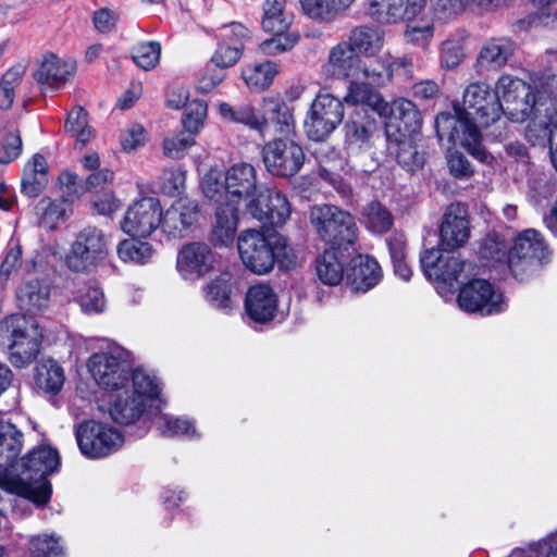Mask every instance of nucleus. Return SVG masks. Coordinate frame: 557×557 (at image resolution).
Segmentation results:
<instances>
[{
  "label": "nucleus",
  "instance_id": "10",
  "mask_svg": "<svg viewBox=\"0 0 557 557\" xmlns=\"http://www.w3.org/2000/svg\"><path fill=\"white\" fill-rule=\"evenodd\" d=\"M262 159L272 175L292 177L300 171L306 157L301 146L294 139L277 138L264 145Z\"/></svg>",
  "mask_w": 557,
  "mask_h": 557
},
{
  "label": "nucleus",
  "instance_id": "62",
  "mask_svg": "<svg viewBox=\"0 0 557 557\" xmlns=\"http://www.w3.org/2000/svg\"><path fill=\"white\" fill-rule=\"evenodd\" d=\"M22 151V138L20 133L11 132L5 135L0 146V163H10Z\"/></svg>",
  "mask_w": 557,
  "mask_h": 557
},
{
  "label": "nucleus",
  "instance_id": "61",
  "mask_svg": "<svg viewBox=\"0 0 557 557\" xmlns=\"http://www.w3.org/2000/svg\"><path fill=\"white\" fill-rule=\"evenodd\" d=\"M533 84L539 92L547 96L557 94V58L552 60L548 69L533 78Z\"/></svg>",
  "mask_w": 557,
  "mask_h": 557
},
{
  "label": "nucleus",
  "instance_id": "3",
  "mask_svg": "<svg viewBox=\"0 0 557 557\" xmlns=\"http://www.w3.org/2000/svg\"><path fill=\"white\" fill-rule=\"evenodd\" d=\"M203 197L214 205L237 207L240 201L256 198L257 173L249 163H236L225 173L207 172L200 183Z\"/></svg>",
  "mask_w": 557,
  "mask_h": 557
},
{
  "label": "nucleus",
  "instance_id": "29",
  "mask_svg": "<svg viewBox=\"0 0 557 557\" xmlns=\"http://www.w3.org/2000/svg\"><path fill=\"white\" fill-rule=\"evenodd\" d=\"M344 100L348 104L361 107L360 109L370 108L377 114L386 109V101L382 95L359 79H351Z\"/></svg>",
  "mask_w": 557,
  "mask_h": 557
},
{
  "label": "nucleus",
  "instance_id": "5",
  "mask_svg": "<svg viewBox=\"0 0 557 557\" xmlns=\"http://www.w3.org/2000/svg\"><path fill=\"white\" fill-rule=\"evenodd\" d=\"M481 265L500 272L510 271L520 282L529 280L549 261L548 246H480Z\"/></svg>",
  "mask_w": 557,
  "mask_h": 557
},
{
  "label": "nucleus",
  "instance_id": "60",
  "mask_svg": "<svg viewBox=\"0 0 557 557\" xmlns=\"http://www.w3.org/2000/svg\"><path fill=\"white\" fill-rule=\"evenodd\" d=\"M77 301L83 311L87 313H99L104 308V295L97 286H88L77 296Z\"/></svg>",
  "mask_w": 557,
  "mask_h": 557
},
{
  "label": "nucleus",
  "instance_id": "58",
  "mask_svg": "<svg viewBox=\"0 0 557 557\" xmlns=\"http://www.w3.org/2000/svg\"><path fill=\"white\" fill-rule=\"evenodd\" d=\"M243 51V46L240 44L230 45L226 41H222L219 44L211 61L216 67H231L238 62Z\"/></svg>",
  "mask_w": 557,
  "mask_h": 557
},
{
  "label": "nucleus",
  "instance_id": "52",
  "mask_svg": "<svg viewBox=\"0 0 557 557\" xmlns=\"http://www.w3.org/2000/svg\"><path fill=\"white\" fill-rule=\"evenodd\" d=\"M196 143L195 137L184 131L170 135L163 140V153L170 159H181Z\"/></svg>",
  "mask_w": 557,
  "mask_h": 557
},
{
  "label": "nucleus",
  "instance_id": "45",
  "mask_svg": "<svg viewBox=\"0 0 557 557\" xmlns=\"http://www.w3.org/2000/svg\"><path fill=\"white\" fill-rule=\"evenodd\" d=\"M97 249H89V246H72L71 251L65 257V263L72 271L83 272L95 265L98 260L106 256L101 246Z\"/></svg>",
  "mask_w": 557,
  "mask_h": 557
},
{
  "label": "nucleus",
  "instance_id": "64",
  "mask_svg": "<svg viewBox=\"0 0 557 557\" xmlns=\"http://www.w3.org/2000/svg\"><path fill=\"white\" fill-rule=\"evenodd\" d=\"M433 35L434 26L429 22L423 25H409L405 32L406 40L420 47H426Z\"/></svg>",
  "mask_w": 557,
  "mask_h": 557
},
{
  "label": "nucleus",
  "instance_id": "7",
  "mask_svg": "<svg viewBox=\"0 0 557 557\" xmlns=\"http://www.w3.org/2000/svg\"><path fill=\"white\" fill-rule=\"evenodd\" d=\"M344 117L343 102L330 94L318 95L304 123L307 136L314 141L326 139Z\"/></svg>",
  "mask_w": 557,
  "mask_h": 557
},
{
  "label": "nucleus",
  "instance_id": "21",
  "mask_svg": "<svg viewBox=\"0 0 557 557\" xmlns=\"http://www.w3.org/2000/svg\"><path fill=\"white\" fill-rule=\"evenodd\" d=\"M377 132L375 119L366 109H356L344 125L345 143L349 149L368 148Z\"/></svg>",
  "mask_w": 557,
  "mask_h": 557
},
{
  "label": "nucleus",
  "instance_id": "16",
  "mask_svg": "<svg viewBox=\"0 0 557 557\" xmlns=\"http://www.w3.org/2000/svg\"><path fill=\"white\" fill-rule=\"evenodd\" d=\"M426 0H368L369 16L384 25L412 21L425 8Z\"/></svg>",
  "mask_w": 557,
  "mask_h": 557
},
{
  "label": "nucleus",
  "instance_id": "19",
  "mask_svg": "<svg viewBox=\"0 0 557 557\" xmlns=\"http://www.w3.org/2000/svg\"><path fill=\"white\" fill-rule=\"evenodd\" d=\"M349 267H347L346 284L355 292L366 293L376 286L382 277L383 271L379 262L369 255L358 253L350 248Z\"/></svg>",
  "mask_w": 557,
  "mask_h": 557
},
{
  "label": "nucleus",
  "instance_id": "34",
  "mask_svg": "<svg viewBox=\"0 0 557 557\" xmlns=\"http://www.w3.org/2000/svg\"><path fill=\"white\" fill-rule=\"evenodd\" d=\"M49 296V285L38 278L25 281L16 293L20 307L28 312H35L46 307Z\"/></svg>",
  "mask_w": 557,
  "mask_h": 557
},
{
  "label": "nucleus",
  "instance_id": "17",
  "mask_svg": "<svg viewBox=\"0 0 557 557\" xmlns=\"http://www.w3.org/2000/svg\"><path fill=\"white\" fill-rule=\"evenodd\" d=\"M76 63L64 60L54 53H47L33 72V77L44 91L63 88L74 76Z\"/></svg>",
  "mask_w": 557,
  "mask_h": 557
},
{
  "label": "nucleus",
  "instance_id": "26",
  "mask_svg": "<svg viewBox=\"0 0 557 557\" xmlns=\"http://www.w3.org/2000/svg\"><path fill=\"white\" fill-rule=\"evenodd\" d=\"M236 280L230 272H222L203 287L205 299L214 308L230 311L233 308V295Z\"/></svg>",
  "mask_w": 557,
  "mask_h": 557
},
{
  "label": "nucleus",
  "instance_id": "33",
  "mask_svg": "<svg viewBox=\"0 0 557 557\" xmlns=\"http://www.w3.org/2000/svg\"><path fill=\"white\" fill-rule=\"evenodd\" d=\"M66 211L67 203L63 199H40L35 207L38 227L45 232L57 230L66 220Z\"/></svg>",
  "mask_w": 557,
  "mask_h": 557
},
{
  "label": "nucleus",
  "instance_id": "22",
  "mask_svg": "<svg viewBox=\"0 0 557 557\" xmlns=\"http://www.w3.org/2000/svg\"><path fill=\"white\" fill-rule=\"evenodd\" d=\"M214 255L210 246H182L176 268L184 278H199L213 268Z\"/></svg>",
  "mask_w": 557,
  "mask_h": 557
},
{
  "label": "nucleus",
  "instance_id": "35",
  "mask_svg": "<svg viewBox=\"0 0 557 557\" xmlns=\"http://www.w3.org/2000/svg\"><path fill=\"white\" fill-rule=\"evenodd\" d=\"M293 16L286 10V0H264L261 27L265 33H281L292 29Z\"/></svg>",
  "mask_w": 557,
  "mask_h": 557
},
{
  "label": "nucleus",
  "instance_id": "37",
  "mask_svg": "<svg viewBox=\"0 0 557 557\" xmlns=\"http://www.w3.org/2000/svg\"><path fill=\"white\" fill-rule=\"evenodd\" d=\"M355 2L356 0H300L305 14L321 22L334 21Z\"/></svg>",
  "mask_w": 557,
  "mask_h": 557
},
{
  "label": "nucleus",
  "instance_id": "31",
  "mask_svg": "<svg viewBox=\"0 0 557 557\" xmlns=\"http://www.w3.org/2000/svg\"><path fill=\"white\" fill-rule=\"evenodd\" d=\"M262 121L276 126V131L289 135L294 132L295 122L292 109L281 98H264L262 101Z\"/></svg>",
  "mask_w": 557,
  "mask_h": 557
},
{
  "label": "nucleus",
  "instance_id": "48",
  "mask_svg": "<svg viewBox=\"0 0 557 557\" xmlns=\"http://www.w3.org/2000/svg\"><path fill=\"white\" fill-rule=\"evenodd\" d=\"M363 222L373 233H385L393 224L391 212L379 202L369 203L363 210Z\"/></svg>",
  "mask_w": 557,
  "mask_h": 557
},
{
  "label": "nucleus",
  "instance_id": "36",
  "mask_svg": "<svg viewBox=\"0 0 557 557\" xmlns=\"http://www.w3.org/2000/svg\"><path fill=\"white\" fill-rule=\"evenodd\" d=\"M335 214L327 233L321 239L331 244H355L358 240V226L354 216L339 208Z\"/></svg>",
  "mask_w": 557,
  "mask_h": 557
},
{
  "label": "nucleus",
  "instance_id": "32",
  "mask_svg": "<svg viewBox=\"0 0 557 557\" xmlns=\"http://www.w3.org/2000/svg\"><path fill=\"white\" fill-rule=\"evenodd\" d=\"M245 267L255 274H267L275 265L273 246H236Z\"/></svg>",
  "mask_w": 557,
  "mask_h": 557
},
{
  "label": "nucleus",
  "instance_id": "15",
  "mask_svg": "<svg viewBox=\"0 0 557 557\" xmlns=\"http://www.w3.org/2000/svg\"><path fill=\"white\" fill-rule=\"evenodd\" d=\"M351 246H329L314 259L318 280L326 286H338L346 280L347 267L351 262Z\"/></svg>",
  "mask_w": 557,
  "mask_h": 557
},
{
  "label": "nucleus",
  "instance_id": "59",
  "mask_svg": "<svg viewBox=\"0 0 557 557\" xmlns=\"http://www.w3.org/2000/svg\"><path fill=\"white\" fill-rule=\"evenodd\" d=\"M337 208L331 205H318L310 209L309 218L311 225L317 233L322 237L323 234L327 233L333 216H336Z\"/></svg>",
  "mask_w": 557,
  "mask_h": 557
},
{
  "label": "nucleus",
  "instance_id": "42",
  "mask_svg": "<svg viewBox=\"0 0 557 557\" xmlns=\"http://www.w3.org/2000/svg\"><path fill=\"white\" fill-rule=\"evenodd\" d=\"M367 60L360 62L358 70V79L364 78L371 84L383 85L391 81V62L385 57H367Z\"/></svg>",
  "mask_w": 557,
  "mask_h": 557
},
{
  "label": "nucleus",
  "instance_id": "46",
  "mask_svg": "<svg viewBox=\"0 0 557 557\" xmlns=\"http://www.w3.org/2000/svg\"><path fill=\"white\" fill-rule=\"evenodd\" d=\"M219 112L222 117L235 123L244 124L251 129L262 131L264 127L262 119L256 115L255 109L251 106L244 104L233 108L231 104L222 102L219 106Z\"/></svg>",
  "mask_w": 557,
  "mask_h": 557
},
{
  "label": "nucleus",
  "instance_id": "2",
  "mask_svg": "<svg viewBox=\"0 0 557 557\" xmlns=\"http://www.w3.org/2000/svg\"><path fill=\"white\" fill-rule=\"evenodd\" d=\"M60 465L57 449L41 445L28 451L12 470L8 479L10 490L38 506H45L51 497L52 488L48 476Z\"/></svg>",
  "mask_w": 557,
  "mask_h": 557
},
{
  "label": "nucleus",
  "instance_id": "24",
  "mask_svg": "<svg viewBox=\"0 0 557 557\" xmlns=\"http://www.w3.org/2000/svg\"><path fill=\"white\" fill-rule=\"evenodd\" d=\"M145 400L138 395H133L127 388L117 392L111 401L109 413L112 420L119 424H132L146 412Z\"/></svg>",
  "mask_w": 557,
  "mask_h": 557
},
{
  "label": "nucleus",
  "instance_id": "49",
  "mask_svg": "<svg viewBox=\"0 0 557 557\" xmlns=\"http://www.w3.org/2000/svg\"><path fill=\"white\" fill-rule=\"evenodd\" d=\"M208 106L206 101L195 99L190 101L185 109L184 116L182 119L183 129L191 134L194 137L203 127L207 119Z\"/></svg>",
  "mask_w": 557,
  "mask_h": 557
},
{
  "label": "nucleus",
  "instance_id": "51",
  "mask_svg": "<svg viewBox=\"0 0 557 557\" xmlns=\"http://www.w3.org/2000/svg\"><path fill=\"white\" fill-rule=\"evenodd\" d=\"M131 381L133 383V395L140 396L147 405V400H154L159 397L160 388L154 379L141 370H131Z\"/></svg>",
  "mask_w": 557,
  "mask_h": 557
},
{
  "label": "nucleus",
  "instance_id": "30",
  "mask_svg": "<svg viewBox=\"0 0 557 557\" xmlns=\"http://www.w3.org/2000/svg\"><path fill=\"white\" fill-rule=\"evenodd\" d=\"M216 206L211 242L212 244H232L237 230L238 208L222 203Z\"/></svg>",
  "mask_w": 557,
  "mask_h": 557
},
{
  "label": "nucleus",
  "instance_id": "54",
  "mask_svg": "<svg viewBox=\"0 0 557 557\" xmlns=\"http://www.w3.org/2000/svg\"><path fill=\"white\" fill-rule=\"evenodd\" d=\"M186 172L182 166L164 169L160 176V188L169 196H178L185 189Z\"/></svg>",
  "mask_w": 557,
  "mask_h": 557
},
{
  "label": "nucleus",
  "instance_id": "63",
  "mask_svg": "<svg viewBox=\"0 0 557 557\" xmlns=\"http://www.w3.org/2000/svg\"><path fill=\"white\" fill-rule=\"evenodd\" d=\"M117 255L124 262H133L136 264H143L147 262L152 253L153 249L151 246H116Z\"/></svg>",
  "mask_w": 557,
  "mask_h": 557
},
{
  "label": "nucleus",
  "instance_id": "23",
  "mask_svg": "<svg viewBox=\"0 0 557 557\" xmlns=\"http://www.w3.org/2000/svg\"><path fill=\"white\" fill-rule=\"evenodd\" d=\"M42 343V332L35 319H30L27 327L23 330L21 336L9 355V360L14 367L22 368L33 362L40 350Z\"/></svg>",
  "mask_w": 557,
  "mask_h": 557
},
{
  "label": "nucleus",
  "instance_id": "28",
  "mask_svg": "<svg viewBox=\"0 0 557 557\" xmlns=\"http://www.w3.org/2000/svg\"><path fill=\"white\" fill-rule=\"evenodd\" d=\"M48 184V163L44 156L36 153L25 164L22 175V191L37 197Z\"/></svg>",
  "mask_w": 557,
  "mask_h": 557
},
{
  "label": "nucleus",
  "instance_id": "47",
  "mask_svg": "<svg viewBox=\"0 0 557 557\" xmlns=\"http://www.w3.org/2000/svg\"><path fill=\"white\" fill-rule=\"evenodd\" d=\"M30 557H65L60 539L52 534H38L29 539Z\"/></svg>",
  "mask_w": 557,
  "mask_h": 557
},
{
  "label": "nucleus",
  "instance_id": "39",
  "mask_svg": "<svg viewBox=\"0 0 557 557\" xmlns=\"http://www.w3.org/2000/svg\"><path fill=\"white\" fill-rule=\"evenodd\" d=\"M65 381L63 368L53 359L39 363L36 368V384L46 393L58 394Z\"/></svg>",
  "mask_w": 557,
  "mask_h": 557
},
{
  "label": "nucleus",
  "instance_id": "13",
  "mask_svg": "<svg viewBox=\"0 0 557 557\" xmlns=\"http://www.w3.org/2000/svg\"><path fill=\"white\" fill-rule=\"evenodd\" d=\"M162 210L160 202L153 197H144L134 201L126 210L122 230L133 239L148 237L162 226Z\"/></svg>",
  "mask_w": 557,
  "mask_h": 557
},
{
  "label": "nucleus",
  "instance_id": "14",
  "mask_svg": "<svg viewBox=\"0 0 557 557\" xmlns=\"http://www.w3.org/2000/svg\"><path fill=\"white\" fill-rule=\"evenodd\" d=\"M384 119L385 132L388 139L396 136H410L420 131L422 115L418 107L406 98L386 102V109L379 114Z\"/></svg>",
  "mask_w": 557,
  "mask_h": 557
},
{
  "label": "nucleus",
  "instance_id": "53",
  "mask_svg": "<svg viewBox=\"0 0 557 557\" xmlns=\"http://www.w3.org/2000/svg\"><path fill=\"white\" fill-rule=\"evenodd\" d=\"M500 1L502 0H433L435 12L445 18L459 14L470 4L486 8L496 5Z\"/></svg>",
  "mask_w": 557,
  "mask_h": 557
},
{
  "label": "nucleus",
  "instance_id": "50",
  "mask_svg": "<svg viewBox=\"0 0 557 557\" xmlns=\"http://www.w3.org/2000/svg\"><path fill=\"white\" fill-rule=\"evenodd\" d=\"M409 136L392 137L397 144L396 159L398 163L409 171L419 169L423 164V157L418 152L416 146L408 139Z\"/></svg>",
  "mask_w": 557,
  "mask_h": 557
},
{
  "label": "nucleus",
  "instance_id": "57",
  "mask_svg": "<svg viewBox=\"0 0 557 557\" xmlns=\"http://www.w3.org/2000/svg\"><path fill=\"white\" fill-rule=\"evenodd\" d=\"M536 125L542 128V137L549 141L552 163L557 171V109L547 110L545 117L534 123Z\"/></svg>",
  "mask_w": 557,
  "mask_h": 557
},
{
  "label": "nucleus",
  "instance_id": "8",
  "mask_svg": "<svg viewBox=\"0 0 557 557\" xmlns=\"http://www.w3.org/2000/svg\"><path fill=\"white\" fill-rule=\"evenodd\" d=\"M75 435L82 454L89 458L109 456L119 450L124 442L117 430L95 420L81 423Z\"/></svg>",
  "mask_w": 557,
  "mask_h": 557
},
{
  "label": "nucleus",
  "instance_id": "44",
  "mask_svg": "<svg viewBox=\"0 0 557 557\" xmlns=\"http://www.w3.org/2000/svg\"><path fill=\"white\" fill-rule=\"evenodd\" d=\"M30 319L32 317L14 313L0 320V346L7 349L9 355Z\"/></svg>",
  "mask_w": 557,
  "mask_h": 557
},
{
  "label": "nucleus",
  "instance_id": "11",
  "mask_svg": "<svg viewBox=\"0 0 557 557\" xmlns=\"http://www.w3.org/2000/svg\"><path fill=\"white\" fill-rule=\"evenodd\" d=\"M88 368L103 389L120 392L131 382V364L121 354L96 352L89 358Z\"/></svg>",
  "mask_w": 557,
  "mask_h": 557
},
{
  "label": "nucleus",
  "instance_id": "27",
  "mask_svg": "<svg viewBox=\"0 0 557 557\" xmlns=\"http://www.w3.org/2000/svg\"><path fill=\"white\" fill-rule=\"evenodd\" d=\"M385 33L379 27L361 25L354 27L346 40L358 53L366 57H375L384 46Z\"/></svg>",
  "mask_w": 557,
  "mask_h": 557
},
{
  "label": "nucleus",
  "instance_id": "1",
  "mask_svg": "<svg viewBox=\"0 0 557 557\" xmlns=\"http://www.w3.org/2000/svg\"><path fill=\"white\" fill-rule=\"evenodd\" d=\"M502 115L503 107L496 89L474 83L463 91L462 103H454V114L443 112L436 116V134L441 141L460 145L480 162L491 164L494 158L481 144V128L491 126Z\"/></svg>",
  "mask_w": 557,
  "mask_h": 557
},
{
  "label": "nucleus",
  "instance_id": "25",
  "mask_svg": "<svg viewBox=\"0 0 557 557\" xmlns=\"http://www.w3.org/2000/svg\"><path fill=\"white\" fill-rule=\"evenodd\" d=\"M517 45L508 37L492 38L480 50L478 61L482 66L500 70L515 54Z\"/></svg>",
  "mask_w": 557,
  "mask_h": 557
},
{
  "label": "nucleus",
  "instance_id": "9",
  "mask_svg": "<svg viewBox=\"0 0 557 557\" xmlns=\"http://www.w3.org/2000/svg\"><path fill=\"white\" fill-rule=\"evenodd\" d=\"M461 246H432L421 253L420 262L429 280L451 284L459 282L466 262L461 259Z\"/></svg>",
  "mask_w": 557,
  "mask_h": 557
},
{
  "label": "nucleus",
  "instance_id": "41",
  "mask_svg": "<svg viewBox=\"0 0 557 557\" xmlns=\"http://www.w3.org/2000/svg\"><path fill=\"white\" fill-rule=\"evenodd\" d=\"M277 73L278 65L268 60L245 67L242 76L250 88L263 90L273 83Z\"/></svg>",
  "mask_w": 557,
  "mask_h": 557
},
{
  "label": "nucleus",
  "instance_id": "18",
  "mask_svg": "<svg viewBox=\"0 0 557 557\" xmlns=\"http://www.w3.org/2000/svg\"><path fill=\"white\" fill-rule=\"evenodd\" d=\"M244 306L250 322L267 325L277 317L278 297L269 284H256L248 288Z\"/></svg>",
  "mask_w": 557,
  "mask_h": 557
},
{
  "label": "nucleus",
  "instance_id": "43",
  "mask_svg": "<svg viewBox=\"0 0 557 557\" xmlns=\"http://www.w3.org/2000/svg\"><path fill=\"white\" fill-rule=\"evenodd\" d=\"M270 34L272 37L263 40L258 46V52L268 57H275L290 51L300 39L299 33L293 29Z\"/></svg>",
  "mask_w": 557,
  "mask_h": 557
},
{
  "label": "nucleus",
  "instance_id": "4",
  "mask_svg": "<svg viewBox=\"0 0 557 557\" xmlns=\"http://www.w3.org/2000/svg\"><path fill=\"white\" fill-rule=\"evenodd\" d=\"M247 211L263 225L260 228L243 231L237 244H283L277 227L290 215V206L285 195L274 189L260 190L256 198L247 203Z\"/></svg>",
  "mask_w": 557,
  "mask_h": 557
},
{
  "label": "nucleus",
  "instance_id": "55",
  "mask_svg": "<svg viewBox=\"0 0 557 557\" xmlns=\"http://www.w3.org/2000/svg\"><path fill=\"white\" fill-rule=\"evenodd\" d=\"M463 38H448L441 46V65L444 69L458 66L465 58Z\"/></svg>",
  "mask_w": 557,
  "mask_h": 557
},
{
  "label": "nucleus",
  "instance_id": "38",
  "mask_svg": "<svg viewBox=\"0 0 557 557\" xmlns=\"http://www.w3.org/2000/svg\"><path fill=\"white\" fill-rule=\"evenodd\" d=\"M442 244H466L470 237L469 221L451 210L443 216L440 228Z\"/></svg>",
  "mask_w": 557,
  "mask_h": 557
},
{
  "label": "nucleus",
  "instance_id": "56",
  "mask_svg": "<svg viewBox=\"0 0 557 557\" xmlns=\"http://www.w3.org/2000/svg\"><path fill=\"white\" fill-rule=\"evenodd\" d=\"M161 46L157 41H149L138 45L133 50V60L141 69L148 71L153 69L160 59Z\"/></svg>",
  "mask_w": 557,
  "mask_h": 557
},
{
  "label": "nucleus",
  "instance_id": "6",
  "mask_svg": "<svg viewBox=\"0 0 557 557\" xmlns=\"http://www.w3.org/2000/svg\"><path fill=\"white\" fill-rule=\"evenodd\" d=\"M496 94L503 114L512 122H523L533 112L535 98L532 87L524 81L503 75L496 83Z\"/></svg>",
  "mask_w": 557,
  "mask_h": 557
},
{
  "label": "nucleus",
  "instance_id": "20",
  "mask_svg": "<svg viewBox=\"0 0 557 557\" xmlns=\"http://www.w3.org/2000/svg\"><path fill=\"white\" fill-rule=\"evenodd\" d=\"M361 58L347 41L333 46L323 64V73L337 79H358Z\"/></svg>",
  "mask_w": 557,
  "mask_h": 557
},
{
  "label": "nucleus",
  "instance_id": "12",
  "mask_svg": "<svg viewBox=\"0 0 557 557\" xmlns=\"http://www.w3.org/2000/svg\"><path fill=\"white\" fill-rule=\"evenodd\" d=\"M457 302L468 313L490 315L503 310V296L486 280L473 278L459 288Z\"/></svg>",
  "mask_w": 557,
  "mask_h": 557
},
{
  "label": "nucleus",
  "instance_id": "40",
  "mask_svg": "<svg viewBox=\"0 0 557 557\" xmlns=\"http://www.w3.org/2000/svg\"><path fill=\"white\" fill-rule=\"evenodd\" d=\"M198 216L197 206L193 202L180 203L165 212L162 221V230L170 234L181 232L190 226Z\"/></svg>",
  "mask_w": 557,
  "mask_h": 557
}]
</instances>
